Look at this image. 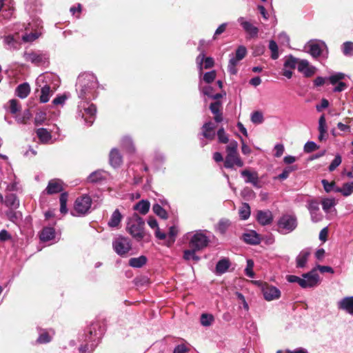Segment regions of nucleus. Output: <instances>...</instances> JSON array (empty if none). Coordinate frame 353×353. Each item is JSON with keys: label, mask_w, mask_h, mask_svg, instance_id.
Segmentation results:
<instances>
[{"label": "nucleus", "mask_w": 353, "mask_h": 353, "mask_svg": "<svg viewBox=\"0 0 353 353\" xmlns=\"http://www.w3.org/2000/svg\"><path fill=\"white\" fill-rule=\"evenodd\" d=\"M121 146L129 152H134L135 150L131 137L125 136L121 139Z\"/></svg>", "instance_id": "38"}, {"label": "nucleus", "mask_w": 353, "mask_h": 353, "mask_svg": "<svg viewBox=\"0 0 353 353\" xmlns=\"http://www.w3.org/2000/svg\"><path fill=\"white\" fill-rule=\"evenodd\" d=\"M299 60L293 56H289L285 61L284 67L285 68L294 69L299 63Z\"/></svg>", "instance_id": "45"}, {"label": "nucleus", "mask_w": 353, "mask_h": 353, "mask_svg": "<svg viewBox=\"0 0 353 353\" xmlns=\"http://www.w3.org/2000/svg\"><path fill=\"white\" fill-rule=\"evenodd\" d=\"M319 145L314 141H307L304 145V151L307 153L312 152L319 149Z\"/></svg>", "instance_id": "61"}, {"label": "nucleus", "mask_w": 353, "mask_h": 353, "mask_svg": "<svg viewBox=\"0 0 353 353\" xmlns=\"http://www.w3.org/2000/svg\"><path fill=\"white\" fill-rule=\"evenodd\" d=\"M238 143L232 140L226 147L227 155L224 161V167L228 169H233L234 165L242 168L244 165L243 160L237 152Z\"/></svg>", "instance_id": "5"}, {"label": "nucleus", "mask_w": 353, "mask_h": 353, "mask_svg": "<svg viewBox=\"0 0 353 353\" xmlns=\"http://www.w3.org/2000/svg\"><path fill=\"white\" fill-rule=\"evenodd\" d=\"M205 54L203 52H201L196 57V65H197V67H198V69H199V74H202V71L203 70V62L205 59Z\"/></svg>", "instance_id": "55"}, {"label": "nucleus", "mask_w": 353, "mask_h": 353, "mask_svg": "<svg viewBox=\"0 0 353 353\" xmlns=\"http://www.w3.org/2000/svg\"><path fill=\"white\" fill-rule=\"evenodd\" d=\"M337 306L339 310L353 316V296L341 299L338 301Z\"/></svg>", "instance_id": "17"}, {"label": "nucleus", "mask_w": 353, "mask_h": 353, "mask_svg": "<svg viewBox=\"0 0 353 353\" xmlns=\"http://www.w3.org/2000/svg\"><path fill=\"white\" fill-rule=\"evenodd\" d=\"M297 169L296 165H290L286 167L283 172L278 176V178L281 180L286 179L290 174Z\"/></svg>", "instance_id": "46"}, {"label": "nucleus", "mask_w": 353, "mask_h": 353, "mask_svg": "<svg viewBox=\"0 0 353 353\" xmlns=\"http://www.w3.org/2000/svg\"><path fill=\"white\" fill-rule=\"evenodd\" d=\"M30 92V87L28 83L19 85L16 88V94L21 99L26 98Z\"/></svg>", "instance_id": "30"}, {"label": "nucleus", "mask_w": 353, "mask_h": 353, "mask_svg": "<svg viewBox=\"0 0 353 353\" xmlns=\"http://www.w3.org/2000/svg\"><path fill=\"white\" fill-rule=\"evenodd\" d=\"M237 22L249 38L254 39L258 37L259 28L254 24L251 19H248L244 17H239L237 19Z\"/></svg>", "instance_id": "11"}, {"label": "nucleus", "mask_w": 353, "mask_h": 353, "mask_svg": "<svg viewBox=\"0 0 353 353\" xmlns=\"http://www.w3.org/2000/svg\"><path fill=\"white\" fill-rule=\"evenodd\" d=\"M92 205V199L88 195L77 198L74 203L73 216H83L88 214Z\"/></svg>", "instance_id": "9"}, {"label": "nucleus", "mask_w": 353, "mask_h": 353, "mask_svg": "<svg viewBox=\"0 0 353 353\" xmlns=\"http://www.w3.org/2000/svg\"><path fill=\"white\" fill-rule=\"evenodd\" d=\"M152 210L154 213L159 217L163 219H166L168 218L167 212L159 204H154L152 207Z\"/></svg>", "instance_id": "44"}, {"label": "nucleus", "mask_w": 353, "mask_h": 353, "mask_svg": "<svg viewBox=\"0 0 353 353\" xmlns=\"http://www.w3.org/2000/svg\"><path fill=\"white\" fill-rule=\"evenodd\" d=\"M321 204L324 212L329 213L332 208L336 205V201L333 198H326L322 200Z\"/></svg>", "instance_id": "37"}, {"label": "nucleus", "mask_w": 353, "mask_h": 353, "mask_svg": "<svg viewBox=\"0 0 353 353\" xmlns=\"http://www.w3.org/2000/svg\"><path fill=\"white\" fill-rule=\"evenodd\" d=\"M54 77L52 74L46 73L41 74L37 79V84L41 87L39 101L41 103H47L52 95L54 91L51 89L48 82Z\"/></svg>", "instance_id": "7"}, {"label": "nucleus", "mask_w": 353, "mask_h": 353, "mask_svg": "<svg viewBox=\"0 0 353 353\" xmlns=\"http://www.w3.org/2000/svg\"><path fill=\"white\" fill-rule=\"evenodd\" d=\"M307 209L310 212L319 211V203L316 200H311L308 202Z\"/></svg>", "instance_id": "64"}, {"label": "nucleus", "mask_w": 353, "mask_h": 353, "mask_svg": "<svg viewBox=\"0 0 353 353\" xmlns=\"http://www.w3.org/2000/svg\"><path fill=\"white\" fill-rule=\"evenodd\" d=\"M99 82L96 76L90 72L80 74L76 83V91L80 99H94L98 95Z\"/></svg>", "instance_id": "1"}, {"label": "nucleus", "mask_w": 353, "mask_h": 353, "mask_svg": "<svg viewBox=\"0 0 353 353\" xmlns=\"http://www.w3.org/2000/svg\"><path fill=\"white\" fill-rule=\"evenodd\" d=\"M241 60L236 59V57L232 56L228 63V70L231 74H236L237 73L236 65Z\"/></svg>", "instance_id": "41"}, {"label": "nucleus", "mask_w": 353, "mask_h": 353, "mask_svg": "<svg viewBox=\"0 0 353 353\" xmlns=\"http://www.w3.org/2000/svg\"><path fill=\"white\" fill-rule=\"evenodd\" d=\"M241 176L245 178L246 183H251L254 187L259 186V176L256 172H251L248 170H244L241 172Z\"/></svg>", "instance_id": "19"}, {"label": "nucleus", "mask_w": 353, "mask_h": 353, "mask_svg": "<svg viewBox=\"0 0 353 353\" xmlns=\"http://www.w3.org/2000/svg\"><path fill=\"white\" fill-rule=\"evenodd\" d=\"M122 163V156L116 148L112 149L110 152V163L114 168L120 166Z\"/></svg>", "instance_id": "25"}, {"label": "nucleus", "mask_w": 353, "mask_h": 353, "mask_svg": "<svg viewBox=\"0 0 353 353\" xmlns=\"http://www.w3.org/2000/svg\"><path fill=\"white\" fill-rule=\"evenodd\" d=\"M9 111L12 114H16L21 109V106L16 99H11L8 102Z\"/></svg>", "instance_id": "47"}, {"label": "nucleus", "mask_w": 353, "mask_h": 353, "mask_svg": "<svg viewBox=\"0 0 353 353\" xmlns=\"http://www.w3.org/2000/svg\"><path fill=\"white\" fill-rule=\"evenodd\" d=\"M63 190V183L59 179H52L46 189L48 194H56Z\"/></svg>", "instance_id": "21"}, {"label": "nucleus", "mask_w": 353, "mask_h": 353, "mask_svg": "<svg viewBox=\"0 0 353 353\" xmlns=\"http://www.w3.org/2000/svg\"><path fill=\"white\" fill-rule=\"evenodd\" d=\"M23 57L27 61H30L35 65L44 63L48 59L46 54L36 52H25Z\"/></svg>", "instance_id": "16"}, {"label": "nucleus", "mask_w": 353, "mask_h": 353, "mask_svg": "<svg viewBox=\"0 0 353 353\" xmlns=\"http://www.w3.org/2000/svg\"><path fill=\"white\" fill-rule=\"evenodd\" d=\"M165 161V156L160 152H156L154 156V166L156 170L160 168Z\"/></svg>", "instance_id": "40"}, {"label": "nucleus", "mask_w": 353, "mask_h": 353, "mask_svg": "<svg viewBox=\"0 0 353 353\" xmlns=\"http://www.w3.org/2000/svg\"><path fill=\"white\" fill-rule=\"evenodd\" d=\"M216 74L214 70L207 72L203 74V81L208 83H212L216 78Z\"/></svg>", "instance_id": "59"}, {"label": "nucleus", "mask_w": 353, "mask_h": 353, "mask_svg": "<svg viewBox=\"0 0 353 353\" xmlns=\"http://www.w3.org/2000/svg\"><path fill=\"white\" fill-rule=\"evenodd\" d=\"M286 280L289 283H297L302 288H313L318 286L321 282L320 276L316 272V269L313 268L307 273H304L299 277L296 275H287Z\"/></svg>", "instance_id": "2"}, {"label": "nucleus", "mask_w": 353, "mask_h": 353, "mask_svg": "<svg viewBox=\"0 0 353 353\" xmlns=\"http://www.w3.org/2000/svg\"><path fill=\"white\" fill-rule=\"evenodd\" d=\"M277 225L280 233L288 234L296 228V217L293 214H284L279 219Z\"/></svg>", "instance_id": "8"}, {"label": "nucleus", "mask_w": 353, "mask_h": 353, "mask_svg": "<svg viewBox=\"0 0 353 353\" xmlns=\"http://www.w3.org/2000/svg\"><path fill=\"white\" fill-rule=\"evenodd\" d=\"M50 341H51V337L49 335V334L46 332H43L39 334V336L37 340V342L42 344V343H47L50 342Z\"/></svg>", "instance_id": "60"}, {"label": "nucleus", "mask_w": 353, "mask_h": 353, "mask_svg": "<svg viewBox=\"0 0 353 353\" xmlns=\"http://www.w3.org/2000/svg\"><path fill=\"white\" fill-rule=\"evenodd\" d=\"M231 225V221L227 219H221L216 226V230L221 234H225L229 227Z\"/></svg>", "instance_id": "35"}, {"label": "nucleus", "mask_w": 353, "mask_h": 353, "mask_svg": "<svg viewBox=\"0 0 353 353\" xmlns=\"http://www.w3.org/2000/svg\"><path fill=\"white\" fill-rule=\"evenodd\" d=\"M253 268H254L253 261L252 259H248L247 260V265L245 269V273L250 278H254L255 276V274L253 271Z\"/></svg>", "instance_id": "52"}, {"label": "nucleus", "mask_w": 353, "mask_h": 353, "mask_svg": "<svg viewBox=\"0 0 353 353\" xmlns=\"http://www.w3.org/2000/svg\"><path fill=\"white\" fill-rule=\"evenodd\" d=\"M310 255V251L308 249L301 250L296 259V268H305Z\"/></svg>", "instance_id": "22"}, {"label": "nucleus", "mask_w": 353, "mask_h": 353, "mask_svg": "<svg viewBox=\"0 0 353 353\" xmlns=\"http://www.w3.org/2000/svg\"><path fill=\"white\" fill-rule=\"evenodd\" d=\"M41 241L47 242L51 241L55 237V230L52 227H45L41 230L40 235Z\"/></svg>", "instance_id": "24"}, {"label": "nucleus", "mask_w": 353, "mask_h": 353, "mask_svg": "<svg viewBox=\"0 0 353 353\" xmlns=\"http://www.w3.org/2000/svg\"><path fill=\"white\" fill-rule=\"evenodd\" d=\"M256 219L261 225H269L273 220L272 214L270 210H259L256 214Z\"/></svg>", "instance_id": "20"}, {"label": "nucleus", "mask_w": 353, "mask_h": 353, "mask_svg": "<svg viewBox=\"0 0 353 353\" xmlns=\"http://www.w3.org/2000/svg\"><path fill=\"white\" fill-rule=\"evenodd\" d=\"M243 238L245 242L252 245H257L261 241L259 234L253 230H251L248 233H245Z\"/></svg>", "instance_id": "26"}, {"label": "nucleus", "mask_w": 353, "mask_h": 353, "mask_svg": "<svg viewBox=\"0 0 353 353\" xmlns=\"http://www.w3.org/2000/svg\"><path fill=\"white\" fill-rule=\"evenodd\" d=\"M67 99V97L65 94L58 95L56 98H54L52 101V103L55 105H63Z\"/></svg>", "instance_id": "63"}, {"label": "nucleus", "mask_w": 353, "mask_h": 353, "mask_svg": "<svg viewBox=\"0 0 353 353\" xmlns=\"http://www.w3.org/2000/svg\"><path fill=\"white\" fill-rule=\"evenodd\" d=\"M46 119V114L45 112L40 111L37 112L34 117L35 125H41Z\"/></svg>", "instance_id": "58"}, {"label": "nucleus", "mask_w": 353, "mask_h": 353, "mask_svg": "<svg viewBox=\"0 0 353 353\" xmlns=\"http://www.w3.org/2000/svg\"><path fill=\"white\" fill-rule=\"evenodd\" d=\"M214 319L212 314H202L201 316V323L203 326H210L214 321Z\"/></svg>", "instance_id": "48"}, {"label": "nucleus", "mask_w": 353, "mask_h": 353, "mask_svg": "<svg viewBox=\"0 0 353 353\" xmlns=\"http://www.w3.org/2000/svg\"><path fill=\"white\" fill-rule=\"evenodd\" d=\"M123 219V216L119 209H116L112 214L110 220L108 222V225L110 228H118Z\"/></svg>", "instance_id": "23"}, {"label": "nucleus", "mask_w": 353, "mask_h": 353, "mask_svg": "<svg viewBox=\"0 0 353 353\" xmlns=\"http://www.w3.org/2000/svg\"><path fill=\"white\" fill-rule=\"evenodd\" d=\"M43 22L40 19H34L26 27V32L22 36L25 43H32L42 34Z\"/></svg>", "instance_id": "6"}, {"label": "nucleus", "mask_w": 353, "mask_h": 353, "mask_svg": "<svg viewBox=\"0 0 353 353\" xmlns=\"http://www.w3.org/2000/svg\"><path fill=\"white\" fill-rule=\"evenodd\" d=\"M92 100L81 99L77 110V118L83 120L88 125H92L96 119L97 107Z\"/></svg>", "instance_id": "3"}, {"label": "nucleus", "mask_w": 353, "mask_h": 353, "mask_svg": "<svg viewBox=\"0 0 353 353\" xmlns=\"http://www.w3.org/2000/svg\"><path fill=\"white\" fill-rule=\"evenodd\" d=\"M239 216L242 220L248 219L250 216V208L248 203H243L239 209Z\"/></svg>", "instance_id": "39"}, {"label": "nucleus", "mask_w": 353, "mask_h": 353, "mask_svg": "<svg viewBox=\"0 0 353 353\" xmlns=\"http://www.w3.org/2000/svg\"><path fill=\"white\" fill-rule=\"evenodd\" d=\"M335 191L345 196L351 195L353 193V181L344 183L341 188H337Z\"/></svg>", "instance_id": "34"}, {"label": "nucleus", "mask_w": 353, "mask_h": 353, "mask_svg": "<svg viewBox=\"0 0 353 353\" xmlns=\"http://www.w3.org/2000/svg\"><path fill=\"white\" fill-rule=\"evenodd\" d=\"M307 52L314 58H317L323 54V52L327 51V46L321 41H310L307 43Z\"/></svg>", "instance_id": "14"}, {"label": "nucleus", "mask_w": 353, "mask_h": 353, "mask_svg": "<svg viewBox=\"0 0 353 353\" xmlns=\"http://www.w3.org/2000/svg\"><path fill=\"white\" fill-rule=\"evenodd\" d=\"M112 248L118 255L123 256L132 248L131 241L128 237L118 236L112 241Z\"/></svg>", "instance_id": "10"}, {"label": "nucleus", "mask_w": 353, "mask_h": 353, "mask_svg": "<svg viewBox=\"0 0 353 353\" xmlns=\"http://www.w3.org/2000/svg\"><path fill=\"white\" fill-rule=\"evenodd\" d=\"M217 137L219 141L222 143H227L229 142V139L226 133L225 132V130L223 128H221L217 131Z\"/></svg>", "instance_id": "56"}, {"label": "nucleus", "mask_w": 353, "mask_h": 353, "mask_svg": "<svg viewBox=\"0 0 353 353\" xmlns=\"http://www.w3.org/2000/svg\"><path fill=\"white\" fill-rule=\"evenodd\" d=\"M247 54V49L244 46H239L236 50L234 57L236 59L242 60Z\"/></svg>", "instance_id": "53"}, {"label": "nucleus", "mask_w": 353, "mask_h": 353, "mask_svg": "<svg viewBox=\"0 0 353 353\" xmlns=\"http://www.w3.org/2000/svg\"><path fill=\"white\" fill-rule=\"evenodd\" d=\"M298 70L300 72H302L305 77H311L315 72V68L313 66H310L308 61L305 59H302L299 61Z\"/></svg>", "instance_id": "18"}, {"label": "nucleus", "mask_w": 353, "mask_h": 353, "mask_svg": "<svg viewBox=\"0 0 353 353\" xmlns=\"http://www.w3.org/2000/svg\"><path fill=\"white\" fill-rule=\"evenodd\" d=\"M36 134L40 141L43 143H48L52 139L51 133L43 128H38L36 130Z\"/></svg>", "instance_id": "28"}, {"label": "nucleus", "mask_w": 353, "mask_h": 353, "mask_svg": "<svg viewBox=\"0 0 353 353\" xmlns=\"http://www.w3.org/2000/svg\"><path fill=\"white\" fill-rule=\"evenodd\" d=\"M343 53L345 56H353V43L351 41H346L343 44Z\"/></svg>", "instance_id": "50"}, {"label": "nucleus", "mask_w": 353, "mask_h": 353, "mask_svg": "<svg viewBox=\"0 0 353 353\" xmlns=\"http://www.w3.org/2000/svg\"><path fill=\"white\" fill-rule=\"evenodd\" d=\"M145 221L137 213H134L128 219L127 231L137 241H140L145 236L144 231Z\"/></svg>", "instance_id": "4"}, {"label": "nucleus", "mask_w": 353, "mask_h": 353, "mask_svg": "<svg viewBox=\"0 0 353 353\" xmlns=\"http://www.w3.org/2000/svg\"><path fill=\"white\" fill-rule=\"evenodd\" d=\"M345 76V74L342 72H337L329 77L328 79L331 84L334 85L341 80L343 79Z\"/></svg>", "instance_id": "54"}, {"label": "nucleus", "mask_w": 353, "mask_h": 353, "mask_svg": "<svg viewBox=\"0 0 353 353\" xmlns=\"http://www.w3.org/2000/svg\"><path fill=\"white\" fill-rule=\"evenodd\" d=\"M208 243V237L202 231L199 230L191 237L189 246L192 249L201 250L207 247Z\"/></svg>", "instance_id": "12"}, {"label": "nucleus", "mask_w": 353, "mask_h": 353, "mask_svg": "<svg viewBox=\"0 0 353 353\" xmlns=\"http://www.w3.org/2000/svg\"><path fill=\"white\" fill-rule=\"evenodd\" d=\"M4 44L8 50H18L20 48V43L13 35H8L3 37Z\"/></svg>", "instance_id": "27"}, {"label": "nucleus", "mask_w": 353, "mask_h": 353, "mask_svg": "<svg viewBox=\"0 0 353 353\" xmlns=\"http://www.w3.org/2000/svg\"><path fill=\"white\" fill-rule=\"evenodd\" d=\"M318 129L319 132H327V125L325 117L324 115H321L319 119Z\"/></svg>", "instance_id": "62"}, {"label": "nucleus", "mask_w": 353, "mask_h": 353, "mask_svg": "<svg viewBox=\"0 0 353 353\" xmlns=\"http://www.w3.org/2000/svg\"><path fill=\"white\" fill-rule=\"evenodd\" d=\"M196 250L194 249L190 248V250H185L183 252V258L187 261L193 260L195 261H198L200 258L196 254Z\"/></svg>", "instance_id": "42"}, {"label": "nucleus", "mask_w": 353, "mask_h": 353, "mask_svg": "<svg viewBox=\"0 0 353 353\" xmlns=\"http://www.w3.org/2000/svg\"><path fill=\"white\" fill-rule=\"evenodd\" d=\"M14 117L17 123L26 124L30 119L31 114L28 110H26L21 114L16 115Z\"/></svg>", "instance_id": "43"}, {"label": "nucleus", "mask_w": 353, "mask_h": 353, "mask_svg": "<svg viewBox=\"0 0 353 353\" xmlns=\"http://www.w3.org/2000/svg\"><path fill=\"white\" fill-rule=\"evenodd\" d=\"M342 159L340 154H336L335 156V158L334 160L331 162L330 165H329V171L332 172L334 171L339 165L341 163Z\"/></svg>", "instance_id": "57"}, {"label": "nucleus", "mask_w": 353, "mask_h": 353, "mask_svg": "<svg viewBox=\"0 0 353 353\" xmlns=\"http://www.w3.org/2000/svg\"><path fill=\"white\" fill-rule=\"evenodd\" d=\"M262 292L264 299L268 301L279 299L281 294L279 288L269 284L263 286Z\"/></svg>", "instance_id": "15"}, {"label": "nucleus", "mask_w": 353, "mask_h": 353, "mask_svg": "<svg viewBox=\"0 0 353 353\" xmlns=\"http://www.w3.org/2000/svg\"><path fill=\"white\" fill-rule=\"evenodd\" d=\"M150 208V203L148 200H141L139 201L137 203H136L133 209L136 211H138L141 214H146Z\"/></svg>", "instance_id": "29"}, {"label": "nucleus", "mask_w": 353, "mask_h": 353, "mask_svg": "<svg viewBox=\"0 0 353 353\" xmlns=\"http://www.w3.org/2000/svg\"><path fill=\"white\" fill-rule=\"evenodd\" d=\"M269 49L271 51V58L274 60L277 59L279 58L278 46L274 41H270Z\"/></svg>", "instance_id": "49"}, {"label": "nucleus", "mask_w": 353, "mask_h": 353, "mask_svg": "<svg viewBox=\"0 0 353 353\" xmlns=\"http://www.w3.org/2000/svg\"><path fill=\"white\" fill-rule=\"evenodd\" d=\"M230 263L228 259H223L218 261L216 265V272L218 274H222L227 272Z\"/></svg>", "instance_id": "33"}, {"label": "nucleus", "mask_w": 353, "mask_h": 353, "mask_svg": "<svg viewBox=\"0 0 353 353\" xmlns=\"http://www.w3.org/2000/svg\"><path fill=\"white\" fill-rule=\"evenodd\" d=\"M147 263V258L145 256H140L137 258H131L129 260V265L132 268H140Z\"/></svg>", "instance_id": "36"}, {"label": "nucleus", "mask_w": 353, "mask_h": 353, "mask_svg": "<svg viewBox=\"0 0 353 353\" xmlns=\"http://www.w3.org/2000/svg\"><path fill=\"white\" fill-rule=\"evenodd\" d=\"M215 128V125L212 121H209L203 124L202 126V132L199 134L200 145L201 147H204L208 143L204 140L205 139L209 141H212L214 139L216 134Z\"/></svg>", "instance_id": "13"}, {"label": "nucleus", "mask_w": 353, "mask_h": 353, "mask_svg": "<svg viewBox=\"0 0 353 353\" xmlns=\"http://www.w3.org/2000/svg\"><path fill=\"white\" fill-rule=\"evenodd\" d=\"M5 204L11 209H17L19 206V201L16 194H9L6 196Z\"/></svg>", "instance_id": "32"}, {"label": "nucleus", "mask_w": 353, "mask_h": 353, "mask_svg": "<svg viewBox=\"0 0 353 353\" xmlns=\"http://www.w3.org/2000/svg\"><path fill=\"white\" fill-rule=\"evenodd\" d=\"M251 121L254 124H261L263 122V115L259 111H255L251 114Z\"/></svg>", "instance_id": "51"}, {"label": "nucleus", "mask_w": 353, "mask_h": 353, "mask_svg": "<svg viewBox=\"0 0 353 353\" xmlns=\"http://www.w3.org/2000/svg\"><path fill=\"white\" fill-rule=\"evenodd\" d=\"M107 178V172L103 170H97L92 172L88 176V181L91 183H97Z\"/></svg>", "instance_id": "31"}]
</instances>
